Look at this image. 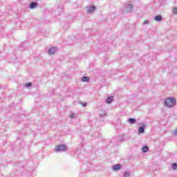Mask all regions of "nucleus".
Listing matches in <instances>:
<instances>
[{
    "label": "nucleus",
    "mask_w": 177,
    "mask_h": 177,
    "mask_svg": "<svg viewBox=\"0 0 177 177\" xmlns=\"http://www.w3.org/2000/svg\"><path fill=\"white\" fill-rule=\"evenodd\" d=\"M176 104V99L174 97H167L165 100V106L166 107H174Z\"/></svg>",
    "instance_id": "obj_1"
},
{
    "label": "nucleus",
    "mask_w": 177,
    "mask_h": 177,
    "mask_svg": "<svg viewBox=\"0 0 177 177\" xmlns=\"http://www.w3.org/2000/svg\"><path fill=\"white\" fill-rule=\"evenodd\" d=\"M67 147L66 145H57L55 147V151H66Z\"/></svg>",
    "instance_id": "obj_2"
},
{
    "label": "nucleus",
    "mask_w": 177,
    "mask_h": 177,
    "mask_svg": "<svg viewBox=\"0 0 177 177\" xmlns=\"http://www.w3.org/2000/svg\"><path fill=\"white\" fill-rule=\"evenodd\" d=\"M55 52H56V48L52 47L48 50V55H55Z\"/></svg>",
    "instance_id": "obj_3"
},
{
    "label": "nucleus",
    "mask_w": 177,
    "mask_h": 177,
    "mask_svg": "<svg viewBox=\"0 0 177 177\" xmlns=\"http://www.w3.org/2000/svg\"><path fill=\"white\" fill-rule=\"evenodd\" d=\"M113 171H118V169H121V165L117 164V165H113Z\"/></svg>",
    "instance_id": "obj_4"
},
{
    "label": "nucleus",
    "mask_w": 177,
    "mask_h": 177,
    "mask_svg": "<svg viewBox=\"0 0 177 177\" xmlns=\"http://www.w3.org/2000/svg\"><path fill=\"white\" fill-rule=\"evenodd\" d=\"M145 127H146V125L143 124V127H139L138 133H143V132H145Z\"/></svg>",
    "instance_id": "obj_5"
},
{
    "label": "nucleus",
    "mask_w": 177,
    "mask_h": 177,
    "mask_svg": "<svg viewBox=\"0 0 177 177\" xmlns=\"http://www.w3.org/2000/svg\"><path fill=\"white\" fill-rule=\"evenodd\" d=\"M113 100H114V97L111 96L107 98L106 100V103L108 104H110V103H111V102H113Z\"/></svg>",
    "instance_id": "obj_6"
},
{
    "label": "nucleus",
    "mask_w": 177,
    "mask_h": 177,
    "mask_svg": "<svg viewBox=\"0 0 177 177\" xmlns=\"http://www.w3.org/2000/svg\"><path fill=\"white\" fill-rule=\"evenodd\" d=\"M82 82H88L89 81V77L84 76L82 78Z\"/></svg>",
    "instance_id": "obj_7"
},
{
    "label": "nucleus",
    "mask_w": 177,
    "mask_h": 177,
    "mask_svg": "<svg viewBox=\"0 0 177 177\" xmlns=\"http://www.w3.org/2000/svg\"><path fill=\"white\" fill-rule=\"evenodd\" d=\"M95 6H92L91 8H88V10H87L88 13H92L93 12H95Z\"/></svg>",
    "instance_id": "obj_8"
},
{
    "label": "nucleus",
    "mask_w": 177,
    "mask_h": 177,
    "mask_svg": "<svg viewBox=\"0 0 177 177\" xmlns=\"http://www.w3.org/2000/svg\"><path fill=\"white\" fill-rule=\"evenodd\" d=\"M156 21H161L162 20V17L160 15H158L155 17Z\"/></svg>",
    "instance_id": "obj_9"
},
{
    "label": "nucleus",
    "mask_w": 177,
    "mask_h": 177,
    "mask_svg": "<svg viewBox=\"0 0 177 177\" xmlns=\"http://www.w3.org/2000/svg\"><path fill=\"white\" fill-rule=\"evenodd\" d=\"M142 151H143V153H147V151H149V147L147 146L143 147Z\"/></svg>",
    "instance_id": "obj_10"
},
{
    "label": "nucleus",
    "mask_w": 177,
    "mask_h": 177,
    "mask_svg": "<svg viewBox=\"0 0 177 177\" xmlns=\"http://www.w3.org/2000/svg\"><path fill=\"white\" fill-rule=\"evenodd\" d=\"M129 124H135L136 122V120L133 118H129Z\"/></svg>",
    "instance_id": "obj_11"
},
{
    "label": "nucleus",
    "mask_w": 177,
    "mask_h": 177,
    "mask_svg": "<svg viewBox=\"0 0 177 177\" xmlns=\"http://www.w3.org/2000/svg\"><path fill=\"white\" fill-rule=\"evenodd\" d=\"M30 8V9H34V8H37V3H31Z\"/></svg>",
    "instance_id": "obj_12"
},
{
    "label": "nucleus",
    "mask_w": 177,
    "mask_h": 177,
    "mask_svg": "<svg viewBox=\"0 0 177 177\" xmlns=\"http://www.w3.org/2000/svg\"><path fill=\"white\" fill-rule=\"evenodd\" d=\"M172 167H173V169H174V171H176V169H177V164H176V163H174V164L172 165Z\"/></svg>",
    "instance_id": "obj_13"
},
{
    "label": "nucleus",
    "mask_w": 177,
    "mask_h": 177,
    "mask_svg": "<svg viewBox=\"0 0 177 177\" xmlns=\"http://www.w3.org/2000/svg\"><path fill=\"white\" fill-rule=\"evenodd\" d=\"M173 14L174 15H177V7L174 8L173 10Z\"/></svg>",
    "instance_id": "obj_14"
},
{
    "label": "nucleus",
    "mask_w": 177,
    "mask_h": 177,
    "mask_svg": "<svg viewBox=\"0 0 177 177\" xmlns=\"http://www.w3.org/2000/svg\"><path fill=\"white\" fill-rule=\"evenodd\" d=\"M131 176V174H129V172L127 171L124 173V177H129Z\"/></svg>",
    "instance_id": "obj_15"
},
{
    "label": "nucleus",
    "mask_w": 177,
    "mask_h": 177,
    "mask_svg": "<svg viewBox=\"0 0 177 177\" xmlns=\"http://www.w3.org/2000/svg\"><path fill=\"white\" fill-rule=\"evenodd\" d=\"M32 84L31 83H27L25 86H26L27 88L31 86Z\"/></svg>",
    "instance_id": "obj_16"
},
{
    "label": "nucleus",
    "mask_w": 177,
    "mask_h": 177,
    "mask_svg": "<svg viewBox=\"0 0 177 177\" xmlns=\"http://www.w3.org/2000/svg\"><path fill=\"white\" fill-rule=\"evenodd\" d=\"M172 133H173V135L176 136V135H177V129H176L175 131Z\"/></svg>",
    "instance_id": "obj_17"
},
{
    "label": "nucleus",
    "mask_w": 177,
    "mask_h": 177,
    "mask_svg": "<svg viewBox=\"0 0 177 177\" xmlns=\"http://www.w3.org/2000/svg\"><path fill=\"white\" fill-rule=\"evenodd\" d=\"M74 115H75V113H71V118H74Z\"/></svg>",
    "instance_id": "obj_18"
},
{
    "label": "nucleus",
    "mask_w": 177,
    "mask_h": 177,
    "mask_svg": "<svg viewBox=\"0 0 177 177\" xmlns=\"http://www.w3.org/2000/svg\"><path fill=\"white\" fill-rule=\"evenodd\" d=\"M83 107H85L86 106V103L82 104Z\"/></svg>",
    "instance_id": "obj_19"
},
{
    "label": "nucleus",
    "mask_w": 177,
    "mask_h": 177,
    "mask_svg": "<svg viewBox=\"0 0 177 177\" xmlns=\"http://www.w3.org/2000/svg\"><path fill=\"white\" fill-rule=\"evenodd\" d=\"M147 23H149L147 21H144V24H147Z\"/></svg>",
    "instance_id": "obj_20"
}]
</instances>
